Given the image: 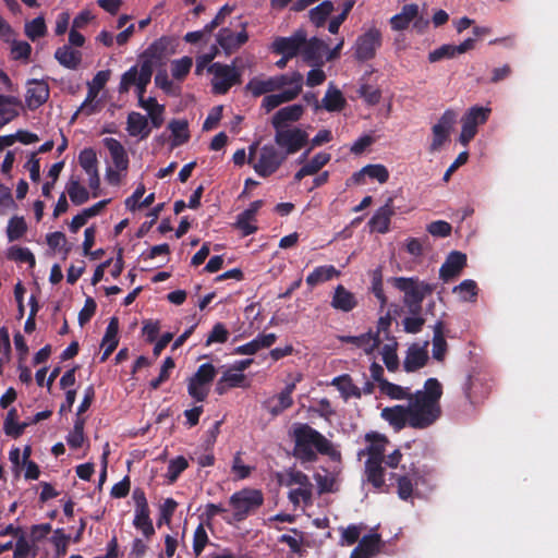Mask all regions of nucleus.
Masks as SVG:
<instances>
[{"mask_svg": "<svg viewBox=\"0 0 558 558\" xmlns=\"http://www.w3.org/2000/svg\"><path fill=\"white\" fill-rule=\"evenodd\" d=\"M442 388L435 378H429L424 389L417 390L408 404H398L381 410V417L397 430L405 426L424 429L436 423L441 415L440 398Z\"/></svg>", "mask_w": 558, "mask_h": 558, "instance_id": "1", "label": "nucleus"}, {"mask_svg": "<svg viewBox=\"0 0 558 558\" xmlns=\"http://www.w3.org/2000/svg\"><path fill=\"white\" fill-rule=\"evenodd\" d=\"M302 88L303 75L296 71L269 77H254L246 85V89L254 97L271 93L265 96L262 102V107L267 112L281 104L294 100Z\"/></svg>", "mask_w": 558, "mask_h": 558, "instance_id": "2", "label": "nucleus"}, {"mask_svg": "<svg viewBox=\"0 0 558 558\" xmlns=\"http://www.w3.org/2000/svg\"><path fill=\"white\" fill-rule=\"evenodd\" d=\"M293 453L302 462H314L317 453L329 457L332 461H340L341 453L336 446L323 434L307 424H299L293 429Z\"/></svg>", "mask_w": 558, "mask_h": 558, "instance_id": "3", "label": "nucleus"}, {"mask_svg": "<svg viewBox=\"0 0 558 558\" xmlns=\"http://www.w3.org/2000/svg\"><path fill=\"white\" fill-rule=\"evenodd\" d=\"M365 449L359 452V457L367 456L365 462V470L368 482L373 484L375 488H381L385 484L384 478V453L388 445V440L384 435L377 433H368L365 435Z\"/></svg>", "mask_w": 558, "mask_h": 558, "instance_id": "4", "label": "nucleus"}, {"mask_svg": "<svg viewBox=\"0 0 558 558\" xmlns=\"http://www.w3.org/2000/svg\"><path fill=\"white\" fill-rule=\"evenodd\" d=\"M286 159L287 154H283L279 147L272 144H266L259 148L257 144H253L248 148L247 162L263 178L274 174Z\"/></svg>", "mask_w": 558, "mask_h": 558, "instance_id": "5", "label": "nucleus"}, {"mask_svg": "<svg viewBox=\"0 0 558 558\" xmlns=\"http://www.w3.org/2000/svg\"><path fill=\"white\" fill-rule=\"evenodd\" d=\"M391 281L395 288L404 293L403 303L413 314L420 311L425 295L434 289L433 286L416 278L396 277Z\"/></svg>", "mask_w": 558, "mask_h": 558, "instance_id": "6", "label": "nucleus"}, {"mask_svg": "<svg viewBox=\"0 0 558 558\" xmlns=\"http://www.w3.org/2000/svg\"><path fill=\"white\" fill-rule=\"evenodd\" d=\"M280 482L288 487L296 486L288 494V498L294 507H298L301 502L304 505L312 502L313 484L310 477L302 471L289 469L284 472Z\"/></svg>", "mask_w": 558, "mask_h": 558, "instance_id": "7", "label": "nucleus"}, {"mask_svg": "<svg viewBox=\"0 0 558 558\" xmlns=\"http://www.w3.org/2000/svg\"><path fill=\"white\" fill-rule=\"evenodd\" d=\"M264 502V495L259 489L243 488L235 492L229 500L235 521H243L254 513Z\"/></svg>", "mask_w": 558, "mask_h": 558, "instance_id": "8", "label": "nucleus"}, {"mask_svg": "<svg viewBox=\"0 0 558 558\" xmlns=\"http://www.w3.org/2000/svg\"><path fill=\"white\" fill-rule=\"evenodd\" d=\"M166 50V44L162 40L151 44L143 54V72L140 83L135 86L138 101L144 98L146 88L151 81L154 66L161 60Z\"/></svg>", "mask_w": 558, "mask_h": 558, "instance_id": "9", "label": "nucleus"}, {"mask_svg": "<svg viewBox=\"0 0 558 558\" xmlns=\"http://www.w3.org/2000/svg\"><path fill=\"white\" fill-rule=\"evenodd\" d=\"M490 108L488 107H471L462 117L461 133L459 142L466 146L476 135L477 126L484 124L490 114Z\"/></svg>", "mask_w": 558, "mask_h": 558, "instance_id": "10", "label": "nucleus"}, {"mask_svg": "<svg viewBox=\"0 0 558 558\" xmlns=\"http://www.w3.org/2000/svg\"><path fill=\"white\" fill-rule=\"evenodd\" d=\"M208 72L213 74L211 87L215 94H226L240 82V72L232 65L216 62L209 65Z\"/></svg>", "mask_w": 558, "mask_h": 558, "instance_id": "11", "label": "nucleus"}, {"mask_svg": "<svg viewBox=\"0 0 558 558\" xmlns=\"http://www.w3.org/2000/svg\"><path fill=\"white\" fill-rule=\"evenodd\" d=\"M458 113L452 110H446L438 121L432 128V142L428 150L434 154L439 151L448 142L450 133L457 122Z\"/></svg>", "mask_w": 558, "mask_h": 558, "instance_id": "12", "label": "nucleus"}, {"mask_svg": "<svg viewBox=\"0 0 558 558\" xmlns=\"http://www.w3.org/2000/svg\"><path fill=\"white\" fill-rule=\"evenodd\" d=\"M307 133L299 128L292 129H278L275 134L276 144L284 149L283 154L289 155L299 151L307 142Z\"/></svg>", "mask_w": 558, "mask_h": 558, "instance_id": "13", "label": "nucleus"}, {"mask_svg": "<svg viewBox=\"0 0 558 558\" xmlns=\"http://www.w3.org/2000/svg\"><path fill=\"white\" fill-rule=\"evenodd\" d=\"M381 45V33L372 27L360 35L353 46L354 57L360 61L371 60L375 57L377 49Z\"/></svg>", "mask_w": 558, "mask_h": 558, "instance_id": "14", "label": "nucleus"}, {"mask_svg": "<svg viewBox=\"0 0 558 558\" xmlns=\"http://www.w3.org/2000/svg\"><path fill=\"white\" fill-rule=\"evenodd\" d=\"M304 41L305 32L299 29L290 37H277L271 44V50L286 58H293L301 53Z\"/></svg>", "mask_w": 558, "mask_h": 558, "instance_id": "15", "label": "nucleus"}, {"mask_svg": "<svg viewBox=\"0 0 558 558\" xmlns=\"http://www.w3.org/2000/svg\"><path fill=\"white\" fill-rule=\"evenodd\" d=\"M49 97L48 84L44 81L33 80L27 83L25 101L29 109H36L47 101Z\"/></svg>", "mask_w": 558, "mask_h": 558, "instance_id": "16", "label": "nucleus"}, {"mask_svg": "<svg viewBox=\"0 0 558 558\" xmlns=\"http://www.w3.org/2000/svg\"><path fill=\"white\" fill-rule=\"evenodd\" d=\"M262 206L263 201H255L250 204L248 208L238 216L234 226L242 232V235H250L257 230V227L255 226L256 214Z\"/></svg>", "mask_w": 558, "mask_h": 558, "instance_id": "17", "label": "nucleus"}, {"mask_svg": "<svg viewBox=\"0 0 558 558\" xmlns=\"http://www.w3.org/2000/svg\"><path fill=\"white\" fill-rule=\"evenodd\" d=\"M23 102L14 96L0 95V129L19 117Z\"/></svg>", "mask_w": 558, "mask_h": 558, "instance_id": "18", "label": "nucleus"}, {"mask_svg": "<svg viewBox=\"0 0 558 558\" xmlns=\"http://www.w3.org/2000/svg\"><path fill=\"white\" fill-rule=\"evenodd\" d=\"M466 265L465 254L453 251L446 258L445 263L440 267L439 275L445 281H448L457 277Z\"/></svg>", "mask_w": 558, "mask_h": 558, "instance_id": "19", "label": "nucleus"}, {"mask_svg": "<svg viewBox=\"0 0 558 558\" xmlns=\"http://www.w3.org/2000/svg\"><path fill=\"white\" fill-rule=\"evenodd\" d=\"M244 27V24H242ZM248 39L247 33L243 28L239 33L232 32L230 28H222L217 37L219 45L228 52H231L242 45H244Z\"/></svg>", "mask_w": 558, "mask_h": 558, "instance_id": "20", "label": "nucleus"}, {"mask_svg": "<svg viewBox=\"0 0 558 558\" xmlns=\"http://www.w3.org/2000/svg\"><path fill=\"white\" fill-rule=\"evenodd\" d=\"M380 537L377 534L365 535L352 550L350 558H372L379 551Z\"/></svg>", "mask_w": 558, "mask_h": 558, "instance_id": "21", "label": "nucleus"}, {"mask_svg": "<svg viewBox=\"0 0 558 558\" xmlns=\"http://www.w3.org/2000/svg\"><path fill=\"white\" fill-rule=\"evenodd\" d=\"M126 131L130 136L140 137L144 140L149 136L150 128L148 119L140 112H131L126 120Z\"/></svg>", "mask_w": 558, "mask_h": 558, "instance_id": "22", "label": "nucleus"}, {"mask_svg": "<svg viewBox=\"0 0 558 558\" xmlns=\"http://www.w3.org/2000/svg\"><path fill=\"white\" fill-rule=\"evenodd\" d=\"M393 215L392 208V199L389 198L388 202L377 209L368 225L372 231H376L378 233H386L389 230L390 219Z\"/></svg>", "mask_w": 558, "mask_h": 558, "instance_id": "23", "label": "nucleus"}, {"mask_svg": "<svg viewBox=\"0 0 558 558\" xmlns=\"http://www.w3.org/2000/svg\"><path fill=\"white\" fill-rule=\"evenodd\" d=\"M327 50L328 47L323 40L315 37L311 39L305 37V41L302 45L301 54L306 62L316 63L323 59Z\"/></svg>", "mask_w": 558, "mask_h": 558, "instance_id": "24", "label": "nucleus"}, {"mask_svg": "<svg viewBox=\"0 0 558 558\" xmlns=\"http://www.w3.org/2000/svg\"><path fill=\"white\" fill-rule=\"evenodd\" d=\"M104 145L110 153L112 162L118 171H125L129 166V158L123 145L113 137H106Z\"/></svg>", "mask_w": 558, "mask_h": 558, "instance_id": "25", "label": "nucleus"}, {"mask_svg": "<svg viewBox=\"0 0 558 558\" xmlns=\"http://www.w3.org/2000/svg\"><path fill=\"white\" fill-rule=\"evenodd\" d=\"M341 342L352 343L354 347L362 349L366 354H371L380 343V338L373 331L360 336H341Z\"/></svg>", "mask_w": 558, "mask_h": 558, "instance_id": "26", "label": "nucleus"}, {"mask_svg": "<svg viewBox=\"0 0 558 558\" xmlns=\"http://www.w3.org/2000/svg\"><path fill=\"white\" fill-rule=\"evenodd\" d=\"M304 112L302 105H291L278 110L271 120V123L276 130L283 129L289 122L298 121Z\"/></svg>", "mask_w": 558, "mask_h": 558, "instance_id": "27", "label": "nucleus"}, {"mask_svg": "<svg viewBox=\"0 0 558 558\" xmlns=\"http://www.w3.org/2000/svg\"><path fill=\"white\" fill-rule=\"evenodd\" d=\"M357 305V300L355 295L345 289L343 286L339 284L336 287L331 306L338 311L342 312H351Z\"/></svg>", "mask_w": 558, "mask_h": 558, "instance_id": "28", "label": "nucleus"}, {"mask_svg": "<svg viewBox=\"0 0 558 558\" xmlns=\"http://www.w3.org/2000/svg\"><path fill=\"white\" fill-rule=\"evenodd\" d=\"M427 342L424 347L414 344L408 349L407 356L403 362L404 369L407 372H414L426 364L427 361Z\"/></svg>", "mask_w": 558, "mask_h": 558, "instance_id": "29", "label": "nucleus"}, {"mask_svg": "<svg viewBox=\"0 0 558 558\" xmlns=\"http://www.w3.org/2000/svg\"><path fill=\"white\" fill-rule=\"evenodd\" d=\"M54 58L62 66L75 70L81 64L82 53L70 45H63L56 50Z\"/></svg>", "mask_w": 558, "mask_h": 558, "instance_id": "30", "label": "nucleus"}, {"mask_svg": "<svg viewBox=\"0 0 558 558\" xmlns=\"http://www.w3.org/2000/svg\"><path fill=\"white\" fill-rule=\"evenodd\" d=\"M246 387L245 375L230 367L218 380L216 391L223 395L229 388Z\"/></svg>", "mask_w": 558, "mask_h": 558, "instance_id": "31", "label": "nucleus"}, {"mask_svg": "<svg viewBox=\"0 0 558 558\" xmlns=\"http://www.w3.org/2000/svg\"><path fill=\"white\" fill-rule=\"evenodd\" d=\"M418 15V5L411 3L405 4L399 14L390 19V25L395 31H403Z\"/></svg>", "mask_w": 558, "mask_h": 558, "instance_id": "32", "label": "nucleus"}, {"mask_svg": "<svg viewBox=\"0 0 558 558\" xmlns=\"http://www.w3.org/2000/svg\"><path fill=\"white\" fill-rule=\"evenodd\" d=\"M364 177L377 180L379 183H385L389 179V171L383 165H368L362 168L359 172H355L352 179L356 183H363Z\"/></svg>", "mask_w": 558, "mask_h": 558, "instance_id": "33", "label": "nucleus"}, {"mask_svg": "<svg viewBox=\"0 0 558 558\" xmlns=\"http://www.w3.org/2000/svg\"><path fill=\"white\" fill-rule=\"evenodd\" d=\"M340 276V271L337 270L332 265H324L316 267L306 277V283L314 288L320 283L331 280Z\"/></svg>", "mask_w": 558, "mask_h": 558, "instance_id": "34", "label": "nucleus"}, {"mask_svg": "<svg viewBox=\"0 0 558 558\" xmlns=\"http://www.w3.org/2000/svg\"><path fill=\"white\" fill-rule=\"evenodd\" d=\"M119 322L117 317H112L107 326L106 333L102 338L101 347L105 349L101 361H106L118 345Z\"/></svg>", "mask_w": 558, "mask_h": 558, "instance_id": "35", "label": "nucleus"}, {"mask_svg": "<svg viewBox=\"0 0 558 558\" xmlns=\"http://www.w3.org/2000/svg\"><path fill=\"white\" fill-rule=\"evenodd\" d=\"M295 389V384L291 383L274 399L269 400L270 413L278 415L286 409L290 408L293 403L292 393Z\"/></svg>", "mask_w": 558, "mask_h": 558, "instance_id": "36", "label": "nucleus"}, {"mask_svg": "<svg viewBox=\"0 0 558 558\" xmlns=\"http://www.w3.org/2000/svg\"><path fill=\"white\" fill-rule=\"evenodd\" d=\"M110 71L104 70L99 71L93 78V81L88 84V93L85 102L82 106L83 110H87L89 104H92L97 97L99 92L104 88L107 82L110 78Z\"/></svg>", "mask_w": 558, "mask_h": 558, "instance_id": "37", "label": "nucleus"}, {"mask_svg": "<svg viewBox=\"0 0 558 558\" xmlns=\"http://www.w3.org/2000/svg\"><path fill=\"white\" fill-rule=\"evenodd\" d=\"M143 72V58L141 61L131 66L125 73L122 74L121 81L119 84V93L124 94L130 90L132 86H136L140 83V78L142 77Z\"/></svg>", "mask_w": 558, "mask_h": 558, "instance_id": "38", "label": "nucleus"}, {"mask_svg": "<svg viewBox=\"0 0 558 558\" xmlns=\"http://www.w3.org/2000/svg\"><path fill=\"white\" fill-rule=\"evenodd\" d=\"M345 105V99L342 93L332 85H329L326 94L322 100L320 107L327 111H340Z\"/></svg>", "mask_w": 558, "mask_h": 558, "instance_id": "39", "label": "nucleus"}, {"mask_svg": "<svg viewBox=\"0 0 558 558\" xmlns=\"http://www.w3.org/2000/svg\"><path fill=\"white\" fill-rule=\"evenodd\" d=\"M171 131V146L177 147L186 143L190 138L189 124L186 120H172L169 125Z\"/></svg>", "mask_w": 558, "mask_h": 558, "instance_id": "40", "label": "nucleus"}, {"mask_svg": "<svg viewBox=\"0 0 558 558\" xmlns=\"http://www.w3.org/2000/svg\"><path fill=\"white\" fill-rule=\"evenodd\" d=\"M65 189L71 202L75 205H82L89 198L88 191L75 178L70 179Z\"/></svg>", "mask_w": 558, "mask_h": 558, "instance_id": "41", "label": "nucleus"}, {"mask_svg": "<svg viewBox=\"0 0 558 558\" xmlns=\"http://www.w3.org/2000/svg\"><path fill=\"white\" fill-rule=\"evenodd\" d=\"M444 326L441 322H437L434 326L433 337V357L437 361H442L447 350V342L444 337Z\"/></svg>", "mask_w": 558, "mask_h": 558, "instance_id": "42", "label": "nucleus"}, {"mask_svg": "<svg viewBox=\"0 0 558 558\" xmlns=\"http://www.w3.org/2000/svg\"><path fill=\"white\" fill-rule=\"evenodd\" d=\"M134 526L142 531V533L148 538L155 533L153 522L149 518V508L135 509V515L133 521Z\"/></svg>", "mask_w": 558, "mask_h": 558, "instance_id": "43", "label": "nucleus"}, {"mask_svg": "<svg viewBox=\"0 0 558 558\" xmlns=\"http://www.w3.org/2000/svg\"><path fill=\"white\" fill-rule=\"evenodd\" d=\"M379 389L381 393L395 400L407 399L409 401V398L413 395L411 393L410 388L389 383L388 380H380Z\"/></svg>", "mask_w": 558, "mask_h": 558, "instance_id": "44", "label": "nucleus"}, {"mask_svg": "<svg viewBox=\"0 0 558 558\" xmlns=\"http://www.w3.org/2000/svg\"><path fill=\"white\" fill-rule=\"evenodd\" d=\"M24 33L32 41L44 37L47 33L45 19L43 16H37L36 19L26 22L24 26Z\"/></svg>", "mask_w": 558, "mask_h": 558, "instance_id": "45", "label": "nucleus"}, {"mask_svg": "<svg viewBox=\"0 0 558 558\" xmlns=\"http://www.w3.org/2000/svg\"><path fill=\"white\" fill-rule=\"evenodd\" d=\"M27 231V225L23 217H12L7 226V236L10 242L20 240Z\"/></svg>", "mask_w": 558, "mask_h": 558, "instance_id": "46", "label": "nucleus"}, {"mask_svg": "<svg viewBox=\"0 0 558 558\" xmlns=\"http://www.w3.org/2000/svg\"><path fill=\"white\" fill-rule=\"evenodd\" d=\"M397 342L391 339L381 349V355L386 367L393 372L398 368L399 360L396 353Z\"/></svg>", "mask_w": 558, "mask_h": 558, "instance_id": "47", "label": "nucleus"}, {"mask_svg": "<svg viewBox=\"0 0 558 558\" xmlns=\"http://www.w3.org/2000/svg\"><path fill=\"white\" fill-rule=\"evenodd\" d=\"M363 526L351 524L347 527H340L339 531L341 533L339 545L340 546H351L356 543L361 536Z\"/></svg>", "mask_w": 558, "mask_h": 558, "instance_id": "48", "label": "nucleus"}, {"mask_svg": "<svg viewBox=\"0 0 558 558\" xmlns=\"http://www.w3.org/2000/svg\"><path fill=\"white\" fill-rule=\"evenodd\" d=\"M333 5L330 1H324L310 11L311 21L316 26H322L326 19L331 14Z\"/></svg>", "mask_w": 558, "mask_h": 558, "instance_id": "49", "label": "nucleus"}, {"mask_svg": "<svg viewBox=\"0 0 558 558\" xmlns=\"http://www.w3.org/2000/svg\"><path fill=\"white\" fill-rule=\"evenodd\" d=\"M84 418L77 417L74 422L73 429L66 437L68 445L73 449L82 447L84 442Z\"/></svg>", "mask_w": 558, "mask_h": 558, "instance_id": "50", "label": "nucleus"}, {"mask_svg": "<svg viewBox=\"0 0 558 558\" xmlns=\"http://www.w3.org/2000/svg\"><path fill=\"white\" fill-rule=\"evenodd\" d=\"M453 292L459 295L462 301H473L477 295V286L474 280H463L459 286L453 288Z\"/></svg>", "mask_w": 558, "mask_h": 558, "instance_id": "51", "label": "nucleus"}, {"mask_svg": "<svg viewBox=\"0 0 558 558\" xmlns=\"http://www.w3.org/2000/svg\"><path fill=\"white\" fill-rule=\"evenodd\" d=\"M8 258L20 263H27L32 268L36 263L34 254L27 247L11 246L8 250Z\"/></svg>", "mask_w": 558, "mask_h": 558, "instance_id": "52", "label": "nucleus"}, {"mask_svg": "<svg viewBox=\"0 0 558 558\" xmlns=\"http://www.w3.org/2000/svg\"><path fill=\"white\" fill-rule=\"evenodd\" d=\"M14 36H16L14 34ZM8 43H11V56L14 60H23L25 62L28 61L32 47L27 41L16 40L15 37H13V40H9Z\"/></svg>", "mask_w": 558, "mask_h": 558, "instance_id": "53", "label": "nucleus"}, {"mask_svg": "<svg viewBox=\"0 0 558 558\" xmlns=\"http://www.w3.org/2000/svg\"><path fill=\"white\" fill-rule=\"evenodd\" d=\"M215 376V366L210 363H205L198 367L197 372L191 378L210 388V383L214 380Z\"/></svg>", "mask_w": 558, "mask_h": 558, "instance_id": "54", "label": "nucleus"}, {"mask_svg": "<svg viewBox=\"0 0 558 558\" xmlns=\"http://www.w3.org/2000/svg\"><path fill=\"white\" fill-rule=\"evenodd\" d=\"M193 60L190 57H183L172 61L171 73L175 80L182 81L190 72Z\"/></svg>", "mask_w": 558, "mask_h": 558, "instance_id": "55", "label": "nucleus"}, {"mask_svg": "<svg viewBox=\"0 0 558 558\" xmlns=\"http://www.w3.org/2000/svg\"><path fill=\"white\" fill-rule=\"evenodd\" d=\"M319 494L330 493L335 490L336 477L330 474L327 470L323 473L317 472L314 475Z\"/></svg>", "mask_w": 558, "mask_h": 558, "instance_id": "56", "label": "nucleus"}, {"mask_svg": "<svg viewBox=\"0 0 558 558\" xmlns=\"http://www.w3.org/2000/svg\"><path fill=\"white\" fill-rule=\"evenodd\" d=\"M189 466V463L184 457H177L172 459L168 464L167 478L170 483H174L179 475Z\"/></svg>", "mask_w": 558, "mask_h": 558, "instance_id": "57", "label": "nucleus"}, {"mask_svg": "<svg viewBox=\"0 0 558 558\" xmlns=\"http://www.w3.org/2000/svg\"><path fill=\"white\" fill-rule=\"evenodd\" d=\"M80 166L83 168L85 173L97 170V156L94 149L85 148L80 153L78 156Z\"/></svg>", "mask_w": 558, "mask_h": 558, "instance_id": "58", "label": "nucleus"}, {"mask_svg": "<svg viewBox=\"0 0 558 558\" xmlns=\"http://www.w3.org/2000/svg\"><path fill=\"white\" fill-rule=\"evenodd\" d=\"M457 56L454 45H442L428 53V61L435 63L444 59H452Z\"/></svg>", "mask_w": 558, "mask_h": 558, "instance_id": "59", "label": "nucleus"}, {"mask_svg": "<svg viewBox=\"0 0 558 558\" xmlns=\"http://www.w3.org/2000/svg\"><path fill=\"white\" fill-rule=\"evenodd\" d=\"M15 418H16V410L11 409L8 413L5 421H4V432L7 435H10L13 437H19L23 433L25 424L19 425L15 422Z\"/></svg>", "mask_w": 558, "mask_h": 558, "instance_id": "60", "label": "nucleus"}, {"mask_svg": "<svg viewBox=\"0 0 558 558\" xmlns=\"http://www.w3.org/2000/svg\"><path fill=\"white\" fill-rule=\"evenodd\" d=\"M208 543V535L203 524H199L193 535V551L198 557Z\"/></svg>", "mask_w": 558, "mask_h": 558, "instance_id": "61", "label": "nucleus"}, {"mask_svg": "<svg viewBox=\"0 0 558 558\" xmlns=\"http://www.w3.org/2000/svg\"><path fill=\"white\" fill-rule=\"evenodd\" d=\"M209 390V387H206L205 385L197 383L192 378L189 379L187 392L197 402L204 401L207 398Z\"/></svg>", "mask_w": 558, "mask_h": 558, "instance_id": "62", "label": "nucleus"}, {"mask_svg": "<svg viewBox=\"0 0 558 558\" xmlns=\"http://www.w3.org/2000/svg\"><path fill=\"white\" fill-rule=\"evenodd\" d=\"M291 532L293 533V535L282 534L279 537V542L287 544L291 551L300 553L303 543L302 533H300L296 529H292Z\"/></svg>", "mask_w": 558, "mask_h": 558, "instance_id": "63", "label": "nucleus"}, {"mask_svg": "<svg viewBox=\"0 0 558 558\" xmlns=\"http://www.w3.org/2000/svg\"><path fill=\"white\" fill-rule=\"evenodd\" d=\"M329 161H330V154L322 151V153L316 154L304 166L310 171V173L313 175V174L317 173Z\"/></svg>", "mask_w": 558, "mask_h": 558, "instance_id": "64", "label": "nucleus"}]
</instances>
